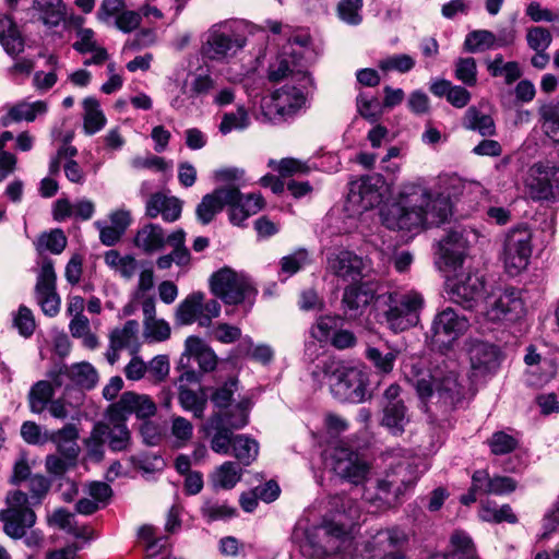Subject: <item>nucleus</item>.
Listing matches in <instances>:
<instances>
[{
	"mask_svg": "<svg viewBox=\"0 0 559 559\" xmlns=\"http://www.w3.org/2000/svg\"><path fill=\"white\" fill-rule=\"evenodd\" d=\"M178 401L181 407L187 412H191L195 418H203L207 406L206 396L200 395L193 390L180 385Z\"/></svg>",
	"mask_w": 559,
	"mask_h": 559,
	"instance_id": "obj_48",
	"label": "nucleus"
},
{
	"mask_svg": "<svg viewBox=\"0 0 559 559\" xmlns=\"http://www.w3.org/2000/svg\"><path fill=\"white\" fill-rule=\"evenodd\" d=\"M237 193L228 191V187L216 188L213 192L205 194L195 209L198 221L202 225L210 224L216 214L221 213L226 206V202H230Z\"/></svg>",
	"mask_w": 559,
	"mask_h": 559,
	"instance_id": "obj_26",
	"label": "nucleus"
},
{
	"mask_svg": "<svg viewBox=\"0 0 559 559\" xmlns=\"http://www.w3.org/2000/svg\"><path fill=\"white\" fill-rule=\"evenodd\" d=\"M462 126L466 130L478 132L484 138H491L497 133L493 118L475 106L467 108L462 118Z\"/></svg>",
	"mask_w": 559,
	"mask_h": 559,
	"instance_id": "obj_36",
	"label": "nucleus"
},
{
	"mask_svg": "<svg viewBox=\"0 0 559 559\" xmlns=\"http://www.w3.org/2000/svg\"><path fill=\"white\" fill-rule=\"evenodd\" d=\"M48 110L47 103L44 100H36L33 103L20 102L12 106L7 116L2 118V124L7 127L10 122L20 121H34L37 116L45 115Z\"/></svg>",
	"mask_w": 559,
	"mask_h": 559,
	"instance_id": "obj_37",
	"label": "nucleus"
},
{
	"mask_svg": "<svg viewBox=\"0 0 559 559\" xmlns=\"http://www.w3.org/2000/svg\"><path fill=\"white\" fill-rule=\"evenodd\" d=\"M221 313V304L216 299H205L202 292L189 294L176 309V322L179 325L198 323L199 326L209 328L213 319Z\"/></svg>",
	"mask_w": 559,
	"mask_h": 559,
	"instance_id": "obj_8",
	"label": "nucleus"
},
{
	"mask_svg": "<svg viewBox=\"0 0 559 559\" xmlns=\"http://www.w3.org/2000/svg\"><path fill=\"white\" fill-rule=\"evenodd\" d=\"M147 379L153 383H159L164 381L170 370L169 359L166 355H157L146 364Z\"/></svg>",
	"mask_w": 559,
	"mask_h": 559,
	"instance_id": "obj_63",
	"label": "nucleus"
},
{
	"mask_svg": "<svg viewBox=\"0 0 559 559\" xmlns=\"http://www.w3.org/2000/svg\"><path fill=\"white\" fill-rule=\"evenodd\" d=\"M424 299L420 294L411 292L402 295L385 312L389 326L395 332L415 326L419 321V310Z\"/></svg>",
	"mask_w": 559,
	"mask_h": 559,
	"instance_id": "obj_21",
	"label": "nucleus"
},
{
	"mask_svg": "<svg viewBox=\"0 0 559 559\" xmlns=\"http://www.w3.org/2000/svg\"><path fill=\"white\" fill-rule=\"evenodd\" d=\"M35 299L44 314L55 317L60 311L61 298L57 293V274L51 259L45 258L37 274Z\"/></svg>",
	"mask_w": 559,
	"mask_h": 559,
	"instance_id": "obj_18",
	"label": "nucleus"
},
{
	"mask_svg": "<svg viewBox=\"0 0 559 559\" xmlns=\"http://www.w3.org/2000/svg\"><path fill=\"white\" fill-rule=\"evenodd\" d=\"M448 197L433 193L421 183L404 186L400 201L393 204L384 217L391 229L412 230L419 227L438 226L451 215Z\"/></svg>",
	"mask_w": 559,
	"mask_h": 559,
	"instance_id": "obj_1",
	"label": "nucleus"
},
{
	"mask_svg": "<svg viewBox=\"0 0 559 559\" xmlns=\"http://www.w3.org/2000/svg\"><path fill=\"white\" fill-rule=\"evenodd\" d=\"M477 63L473 57H461L454 61V78L465 86L477 84Z\"/></svg>",
	"mask_w": 559,
	"mask_h": 559,
	"instance_id": "obj_53",
	"label": "nucleus"
},
{
	"mask_svg": "<svg viewBox=\"0 0 559 559\" xmlns=\"http://www.w3.org/2000/svg\"><path fill=\"white\" fill-rule=\"evenodd\" d=\"M210 288L212 294L226 305L245 304L248 309L253 306L258 294V289L249 276L228 266H224L211 275Z\"/></svg>",
	"mask_w": 559,
	"mask_h": 559,
	"instance_id": "obj_6",
	"label": "nucleus"
},
{
	"mask_svg": "<svg viewBox=\"0 0 559 559\" xmlns=\"http://www.w3.org/2000/svg\"><path fill=\"white\" fill-rule=\"evenodd\" d=\"M552 40L550 32L542 26H533L527 29L526 41L531 49L536 52H544Z\"/></svg>",
	"mask_w": 559,
	"mask_h": 559,
	"instance_id": "obj_64",
	"label": "nucleus"
},
{
	"mask_svg": "<svg viewBox=\"0 0 559 559\" xmlns=\"http://www.w3.org/2000/svg\"><path fill=\"white\" fill-rule=\"evenodd\" d=\"M67 246V237L61 229H53L50 233L40 235L37 241L39 251L47 250L53 254H60Z\"/></svg>",
	"mask_w": 559,
	"mask_h": 559,
	"instance_id": "obj_61",
	"label": "nucleus"
},
{
	"mask_svg": "<svg viewBox=\"0 0 559 559\" xmlns=\"http://www.w3.org/2000/svg\"><path fill=\"white\" fill-rule=\"evenodd\" d=\"M471 234L464 228H454L438 241L435 252V264L438 270L454 271L463 264Z\"/></svg>",
	"mask_w": 559,
	"mask_h": 559,
	"instance_id": "obj_12",
	"label": "nucleus"
},
{
	"mask_svg": "<svg viewBox=\"0 0 559 559\" xmlns=\"http://www.w3.org/2000/svg\"><path fill=\"white\" fill-rule=\"evenodd\" d=\"M105 263L126 280L136 272L138 262L132 255H121L117 250H109L104 255Z\"/></svg>",
	"mask_w": 559,
	"mask_h": 559,
	"instance_id": "obj_47",
	"label": "nucleus"
},
{
	"mask_svg": "<svg viewBox=\"0 0 559 559\" xmlns=\"http://www.w3.org/2000/svg\"><path fill=\"white\" fill-rule=\"evenodd\" d=\"M126 416L109 409L108 423H102L105 427V440L114 452L127 451L131 445V432L126 424Z\"/></svg>",
	"mask_w": 559,
	"mask_h": 559,
	"instance_id": "obj_28",
	"label": "nucleus"
},
{
	"mask_svg": "<svg viewBox=\"0 0 559 559\" xmlns=\"http://www.w3.org/2000/svg\"><path fill=\"white\" fill-rule=\"evenodd\" d=\"M138 332V321H127L122 329H117L110 334V349L118 350L131 345L135 341Z\"/></svg>",
	"mask_w": 559,
	"mask_h": 559,
	"instance_id": "obj_57",
	"label": "nucleus"
},
{
	"mask_svg": "<svg viewBox=\"0 0 559 559\" xmlns=\"http://www.w3.org/2000/svg\"><path fill=\"white\" fill-rule=\"evenodd\" d=\"M496 48V35L487 29L469 32L464 40V49L475 53Z\"/></svg>",
	"mask_w": 559,
	"mask_h": 559,
	"instance_id": "obj_49",
	"label": "nucleus"
},
{
	"mask_svg": "<svg viewBox=\"0 0 559 559\" xmlns=\"http://www.w3.org/2000/svg\"><path fill=\"white\" fill-rule=\"evenodd\" d=\"M408 543L407 533L399 526L377 531L366 542V551L372 557H384L390 551L402 549Z\"/></svg>",
	"mask_w": 559,
	"mask_h": 559,
	"instance_id": "obj_22",
	"label": "nucleus"
},
{
	"mask_svg": "<svg viewBox=\"0 0 559 559\" xmlns=\"http://www.w3.org/2000/svg\"><path fill=\"white\" fill-rule=\"evenodd\" d=\"M105 427L102 423L94 425L91 435L84 443L90 459L99 462L104 457Z\"/></svg>",
	"mask_w": 559,
	"mask_h": 559,
	"instance_id": "obj_58",
	"label": "nucleus"
},
{
	"mask_svg": "<svg viewBox=\"0 0 559 559\" xmlns=\"http://www.w3.org/2000/svg\"><path fill=\"white\" fill-rule=\"evenodd\" d=\"M417 480V475L414 468L405 462H400L384 478L377 479L376 490L377 499L392 503L412 487Z\"/></svg>",
	"mask_w": 559,
	"mask_h": 559,
	"instance_id": "obj_19",
	"label": "nucleus"
},
{
	"mask_svg": "<svg viewBox=\"0 0 559 559\" xmlns=\"http://www.w3.org/2000/svg\"><path fill=\"white\" fill-rule=\"evenodd\" d=\"M34 5L41 12L44 23L49 26H58L63 20L62 0H34Z\"/></svg>",
	"mask_w": 559,
	"mask_h": 559,
	"instance_id": "obj_52",
	"label": "nucleus"
},
{
	"mask_svg": "<svg viewBox=\"0 0 559 559\" xmlns=\"http://www.w3.org/2000/svg\"><path fill=\"white\" fill-rule=\"evenodd\" d=\"M376 293L377 285L372 281L359 285L353 283L344 290L343 304L356 316L373 300Z\"/></svg>",
	"mask_w": 559,
	"mask_h": 559,
	"instance_id": "obj_32",
	"label": "nucleus"
},
{
	"mask_svg": "<svg viewBox=\"0 0 559 559\" xmlns=\"http://www.w3.org/2000/svg\"><path fill=\"white\" fill-rule=\"evenodd\" d=\"M350 544V527L335 521H324L305 531L300 551L310 559H324L341 552Z\"/></svg>",
	"mask_w": 559,
	"mask_h": 559,
	"instance_id": "obj_5",
	"label": "nucleus"
},
{
	"mask_svg": "<svg viewBox=\"0 0 559 559\" xmlns=\"http://www.w3.org/2000/svg\"><path fill=\"white\" fill-rule=\"evenodd\" d=\"M110 408L123 416L126 414H135L138 418L143 419L152 417L156 413V405L148 395L131 391L124 392Z\"/></svg>",
	"mask_w": 559,
	"mask_h": 559,
	"instance_id": "obj_29",
	"label": "nucleus"
},
{
	"mask_svg": "<svg viewBox=\"0 0 559 559\" xmlns=\"http://www.w3.org/2000/svg\"><path fill=\"white\" fill-rule=\"evenodd\" d=\"M486 318L492 322L515 321L524 314V302L515 288L491 292L486 300Z\"/></svg>",
	"mask_w": 559,
	"mask_h": 559,
	"instance_id": "obj_16",
	"label": "nucleus"
},
{
	"mask_svg": "<svg viewBox=\"0 0 559 559\" xmlns=\"http://www.w3.org/2000/svg\"><path fill=\"white\" fill-rule=\"evenodd\" d=\"M411 421L412 415L405 404L394 403L391 405H382V418L380 420V425L391 436H403Z\"/></svg>",
	"mask_w": 559,
	"mask_h": 559,
	"instance_id": "obj_31",
	"label": "nucleus"
},
{
	"mask_svg": "<svg viewBox=\"0 0 559 559\" xmlns=\"http://www.w3.org/2000/svg\"><path fill=\"white\" fill-rule=\"evenodd\" d=\"M239 381L237 378L228 379L223 385L216 388L211 394V401L217 408L230 406L235 392L238 391Z\"/></svg>",
	"mask_w": 559,
	"mask_h": 559,
	"instance_id": "obj_62",
	"label": "nucleus"
},
{
	"mask_svg": "<svg viewBox=\"0 0 559 559\" xmlns=\"http://www.w3.org/2000/svg\"><path fill=\"white\" fill-rule=\"evenodd\" d=\"M55 389L49 381L36 382L28 393L29 408L35 414H41L51 402Z\"/></svg>",
	"mask_w": 559,
	"mask_h": 559,
	"instance_id": "obj_43",
	"label": "nucleus"
},
{
	"mask_svg": "<svg viewBox=\"0 0 559 559\" xmlns=\"http://www.w3.org/2000/svg\"><path fill=\"white\" fill-rule=\"evenodd\" d=\"M204 431L210 437V445L217 454H229L236 435L233 429L225 426V418L222 412L213 413L204 425Z\"/></svg>",
	"mask_w": 559,
	"mask_h": 559,
	"instance_id": "obj_25",
	"label": "nucleus"
},
{
	"mask_svg": "<svg viewBox=\"0 0 559 559\" xmlns=\"http://www.w3.org/2000/svg\"><path fill=\"white\" fill-rule=\"evenodd\" d=\"M526 185L534 200L555 201L559 198V168L550 164H534Z\"/></svg>",
	"mask_w": 559,
	"mask_h": 559,
	"instance_id": "obj_20",
	"label": "nucleus"
},
{
	"mask_svg": "<svg viewBox=\"0 0 559 559\" xmlns=\"http://www.w3.org/2000/svg\"><path fill=\"white\" fill-rule=\"evenodd\" d=\"M532 254V233L526 226L509 229L502 241L501 258L511 275L524 270Z\"/></svg>",
	"mask_w": 559,
	"mask_h": 559,
	"instance_id": "obj_9",
	"label": "nucleus"
},
{
	"mask_svg": "<svg viewBox=\"0 0 559 559\" xmlns=\"http://www.w3.org/2000/svg\"><path fill=\"white\" fill-rule=\"evenodd\" d=\"M342 325L340 317L324 316L320 317L317 322L311 326V336L320 343L332 340L335 331Z\"/></svg>",
	"mask_w": 559,
	"mask_h": 559,
	"instance_id": "obj_55",
	"label": "nucleus"
},
{
	"mask_svg": "<svg viewBox=\"0 0 559 559\" xmlns=\"http://www.w3.org/2000/svg\"><path fill=\"white\" fill-rule=\"evenodd\" d=\"M449 299L466 310L474 309L485 297V277L478 271H466L447 283Z\"/></svg>",
	"mask_w": 559,
	"mask_h": 559,
	"instance_id": "obj_10",
	"label": "nucleus"
},
{
	"mask_svg": "<svg viewBox=\"0 0 559 559\" xmlns=\"http://www.w3.org/2000/svg\"><path fill=\"white\" fill-rule=\"evenodd\" d=\"M468 326L469 322L465 316H461L448 307L440 311L432 321L431 344L440 350L448 349L467 331Z\"/></svg>",
	"mask_w": 559,
	"mask_h": 559,
	"instance_id": "obj_14",
	"label": "nucleus"
},
{
	"mask_svg": "<svg viewBox=\"0 0 559 559\" xmlns=\"http://www.w3.org/2000/svg\"><path fill=\"white\" fill-rule=\"evenodd\" d=\"M479 516L483 521L495 523L508 522L513 524L518 521L516 515L513 513L509 504H503L498 508L496 504H491L490 502L483 504L479 511Z\"/></svg>",
	"mask_w": 559,
	"mask_h": 559,
	"instance_id": "obj_56",
	"label": "nucleus"
},
{
	"mask_svg": "<svg viewBox=\"0 0 559 559\" xmlns=\"http://www.w3.org/2000/svg\"><path fill=\"white\" fill-rule=\"evenodd\" d=\"M326 270L336 277L350 283H358L373 273L370 259L346 249L328 254Z\"/></svg>",
	"mask_w": 559,
	"mask_h": 559,
	"instance_id": "obj_11",
	"label": "nucleus"
},
{
	"mask_svg": "<svg viewBox=\"0 0 559 559\" xmlns=\"http://www.w3.org/2000/svg\"><path fill=\"white\" fill-rule=\"evenodd\" d=\"M165 243V231L157 224H145L138 230L134 237L135 247L147 254L162 250Z\"/></svg>",
	"mask_w": 559,
	"mask_h": 559,
	"instance_id": "obj_35",
	"label": "nucleus"
},
{
	"mask_svg": "<svg viewBox=\"0 0 559 559\" xmlns=\"http://www.w3.org/2000/svg\"><path fill=\"white\" fill-rule=\"evenodd\" d=\"M50 480L43 475H33L27 480L31 492V502L25 492L21 490L10 491L5 501L8 508L0 511V521L3 523L4 533L14 539L25 536L26 530L34 526L36 514L29 504H39L50 489Z\"/></svg>",
	"mask_w": 559,
	"mask_h": 559,
	"instance_id": "obj_2",
	"label": "nucleus"
},
{
	"mask_svg": "<svg viewBox=\"0 0 559 559\" xmlns=\"http://www.w3.org/2000/svg\"><path fill=\"white\" fill-rule=\"evenodd\" d=\"M297 83V86L286 83L273 93L272 100L267 106L266 112V115H270L271 119L285 121L293 118L306 106V94L309 86H302L301 82Z\"/></svg>",
	"mask_w": 559,
	"mask_h": 559,
	"instance_id": "obj_15",
	"label": "nucleus"
},
{
	"mask_svg": "<svg viewBox=\"0 0 559 559\" xmlns=\"http://www.w3.org/2000/svg\"><path fill=\"white\" fill-rule=\"evenodd\" d=\"M79 431L73 424H67L61 429L46 433L47 441L56 444L57 451L70 460H78L80 448L78 445Z\"/></svg>",
	"mask_w": 559,
	"mask_h": 559,
	"instance_id": "obj_33",
	"label": "nucleus"
},
{
	"mask_svg": "<svg viewBox=\"0 0 559 559\" xmlns=\"http://www.w3.org/2000/svg\"><path fill=\"white\" fill-rule=\"evenodd\" d=\"M251 406L250 397L242 396L229 411L222 412V416L225 418V426L233 430L247 426Z\"/></svg>",
	"mask_w": 559,
	"mask_h": 559,
	"instance_id": "obj_46",
	"label": "nucleus"
},
{
	"mask_svg": "<svg viewBox=\"0 0 559 559\" xmlns=\"http://www.w3.org/2000/svg\"><path fill=\"white\" fill-rule=\"evenodd\" d=\"M317 369L328 380L330 391L336 400L349 403H361L366 400L369 379L364 367L328 357L317 365Z\"/></svg>",
	"mask_w": 559,
	"mask_h": 559,
	"instance_id": "obj_3",
	"label": "nucleus"
},
{
	"mask_svg": "<svg viewBox=\"0 0 559 559\" xmlns=\"http://www.w3.org/2000/svg\"><path fill=\"white\" fill-rule=\"evenodd\" d=\"M468 356L472 369L480 376L496 372L501 361L498 347L481 341L471 343Z\"/></svg>",
	"mask_w": 559,
	"mask_h": 559,
	"instance_id": "obj_23",
	"label": "nucleus"
},
{
	"mask_svg": "<svg viewBox=\"0 0 559 559\" xmlns=\"http://www.w3.org/2000/svg\"><path fill=\"white\" fill-rule=\"evenodd\" d=\"M309 37L296 36L283 46L282 51L269 67V80L280 82L290 79V82H301L302 86L311 85L307 66L312 55L308 47Z\"/></svg>",
	"mask_w": 559,
	"mask_h": 559,
	"instance_id": "obj_4",
	"label": "nucleus"
},
{
	"mask_svg": "<svg viewBox=\"0 0 559 559\" xmlns=\"http://www.w3.org/2000/svg\"><path fill=\"white\" fill-rule=\"evenodd\" d=\"M182 211V202L175 197H168L162 192H156L150 197L145 205V214L150 218H156L162 215L168 223L179 219Z\"/></svg>",
	"mask_w": 559,
	"mask_h": 559,
	"instance_id": "obj_30",
	"label": "nucleus"
},
{
	"mask_svg": "<svg viewBox=\"0 0 559 559\" xmlns=\"http://www.w3.org/2000/svg\"><path fill=\"white\" fill-rule=\"evenodd\" d=\"M538 114L545 134L559 143V100L554 99L543 104Z\"/></svg>",
	"mask_w": 559,
	"mask_h": 559,
	"instance_id": "obj_41",
	"label": "nucleus"
},
{
	"mask_svg": "<svg viewBox=\"0 0 559 559\" xmlns=\"http://www.w3.org/2000/svg\"><path fill=\"white\" fill-rule=\"evenodd\" d=\"M364 0H341L337 4L338 17L348 25H359L362 21Z\"/></svg>",
	"mask_w": 559,
	"mask_h": 559,
	"instance_id": "obj_60",
	"label": "nucleus"
},
{
	"mask_svg": "<svg viewBox=\"0 0 559 559\" xmlns=\"http://www.w3.org/2000/svg\"><path fill=\"white\" fill-rule=\"evenodd\" d=\"M486 66L491 76H504V82L508 85L513 84L522 75L519 63L516 61L504 62L501 53L496 55L492 60H487Z\"/></svg>",
	"mask_w": 559,
	"mask_h": 559,
	"instance_id": "obj_42",
	"label": "nucleus"
},
{
	"mask_svg": "<svg viewBox=\"0 0 559 559\" xmlns=\"http://www.w3.org/2000/svg\"><path fill=\"white\" fill-rule=\"evenodd\" d=\"M230 451L240 464L249 466L258 457L259 443L248 435H236Z\"/></svg>",
	"mask_w": 559,
	"mask_h": 559,
	"instance_id": "obj_40",
	"label": "nucleus"
},
{
	"mask_svg": "<svg viewBox=\"0 0 559 559\" xmlns=\"http://www.w3.org/2000/svg\"><path fill=\"white\" fill-rule=\"evenodd\" d=\"M451 546L452 550L445 556V559H479L471 537L463 532L452 535Z\"/></svg>",
	"mask_w": 559,
	"mask_h": 559,
	"instance_id": "obj_50",
	"label": "nucleus"
},
{
	"mask_svg": "<svg viewBox=\"0 0 559 559\" xmlns=\"http://www.w3.org/2000/svg\"><path fill=\"white\" fill-rule=\"evenodd\" d=\"M250 124L248 111L243 106H238L236 111L225 112L219 123V132L228 134L234 130H245Z\"/></svg>",
	"mask_w": 559,
	"mask_h": 559,
	"instance_id": "obj_54",
	"label": "nucleus"
},
{
	"mask_svg": "<svg viewBox=\"0 0 559 559\" xmlns=\"http://www.w3.org/2000/svg\"><path fill=\"white\" fill-rule=\"evenodd\" d=\"M0 44L13 58L24 51V38L9 14H0Z\"/></svg>",
	"mask_w": 559,
	"mask_h": 559,
	"instance_id": "obj_34",
	"label": "nucleus"
},
{
	"mask_svg": "<svg viewBox=\"0 0 559 559\" xmlns=\"http://www.w3.org/2000/svg\"><path fill=\"white\" fill-rule=\"evenodd\" d=\"M383 183L380 175H367L349 182L347 210L354 213L368 211L381 202L380 188Z\"/></svg>",
	"mask_w": 559,
	"mask_h": 559,
	"instance_id": "obj_17",
	"label": "nucleus"
},
{
	"mask_svg": "<svg viewBox=\"0 0 559 559\" xmlns=\"http://www.w3.org/2000/svg\"><path fill=\"white\" fill-rule=\"evenodd\" d=\"M194 358L202 372L213 371L217 366L214 350L198 336H189L185 342V352L179 359V368H186V360Z\"/></svg>",
	"mask_w": 559,
	"mask_h": 559,
	"instance_id": "obj_24",
	"label": "nucleus"
},
{
	"mask_svg": "<svg viewBox=\"0 0 559 559\" xmlns=\"http://www.w3.org/2000/svg\"><path fill=\"white\" fill-rule=\"evenodd\" d=\"M64 373L74 385L85 390L93 389L98 381L96 369L85 361L64 366Z\"/></svg>",
	"mask_w": 559,
	"mask_h": 559,
	"instance_id": "obj_38",
	"label": "nucleus"
},
{
	"mask_svg": "<svg viewBox=\"0 0 559 559\" xmlns=\"http://www.w3.org/2000/svg\"><path fill=\"white\" fill-rule=\"evenodd\" d=\"M242 468L235 462H224L216 467L211 476L212 484L215 488L231 489L241 479Z\"/></svg>",
	"mask_w": 559,
	"mask_h": 559,
	"instance_id": "obj_39",
	"label": "nucleus"
},
{
	"mask_svg": "<svg viewBox=\"0 0 559 559\" xmlns=\"http://www.w3.org/2000/svg\"><path fill=\"white\" fill-rule=\"evenodd\" d=\"M200 511L207 522L223 521L236 515L235 508L216 499H205Z\"/></svg>",
	"mask_w": 559,
	"mask_h": 559,
	"instance_id": "obj_51",
	"label": "nucleus"
},
{
	"mask_svg": "<svg viewBox=\"0 0 559 559\" xmlns=\"http://www.w3.org/2000/svg\"><path fill=\"white\" fill-rule=\"evenodd\" d=\"M415 59L406 53H395L381 59L379 68L384 72L407 73L415 67Z\"/></svg>",
	"mask_w": 559,
	"mask_h": 559,
	"instance_id": "obj_59",
	"label": "nucleus"
},
{
	"mask_svg": "<svg viewBox=\"0 0 559 559\" xmlns=\"http://www.w3.org/2000/svg\"><path fill=\"white\" fill-rule=\"evenodd\" d=\"M228 191H235V197L230 202H226L229 206V221L234 225H241L249 216L257 214L264 205L260 194H241L239 187H228Z\"/></svg>",
	"mask_w": 559,
	"mask_h": 559,
	"instance_id": "obj_27",
	"label": "nucleus"
},
{
	"mask_svg": "<svg viewBox=\"0 0 559 559\" xmlns=\"http://www.w3.org/2000/svg\"><path fill=\"white\" fill-rule=\"evenodd\" d=\"M84 107V131L92 135L104 128L106 117L99 108V103L94 97H87L83 102Z\"/></svg>",
	"mask_w": 559,
	"mask_h": 559,
	"instance_id": "obj_45",
	"label": "nucleus"
},
{
	"mask_svg": "<svg viewBox=\"0 0 559 559\" xmlns=\"http://www.w3.org/2000/svg\"><path fill=\"white\" fill-rule=\"evenodd\" d=\"M463 390L454 373L437 380V399L445 405H455L461 401Z\"/></svg>",
	"mask_w": 559,
	"mask_h": 559,
	"instance_id": "obj_44",
	"label": "nucleus"
},
{
	"mask_svg": "<svg viewBox=\"0 0 559 559\" xmlns=\"http://www.w3.org/2000/svg\"><path fill=\"white\" fill-rule=\"evenodd\" d=\"M325 464L340 477L358 485L366 480L368 464L359 454L345 444L334 447L325 457Z\"/></svg>",
	"mask_w": 559,
	"mask_h": 559,
	"instance_id": "obj_13",
	"label": "nucleus"
},
{
	"mask_svg": "<svg viewBox=\"0 0 559 559\" xmlns=\"http://www.w3.org/2000/svg\"><path fill=\"white\" fill-rule=\"evenodd\" d=\"M245 46L246 37L235 31L233 22L225 21L207 31L202 53L207 59L223 61L236 56Z\"/></svg>",
	"mask_w": 559,
	"mask_h": 559,
	"instance_id": "obj_7",
	"label": "nucleus"
}]
</instances>
